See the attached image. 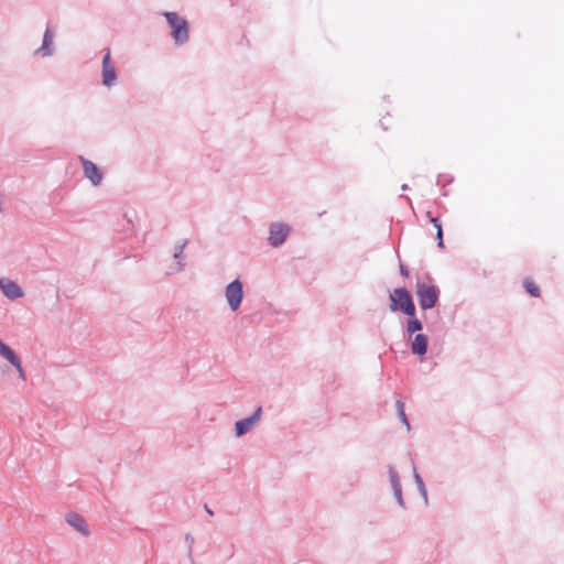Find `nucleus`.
<instances>
[{
    "instance_id": "nucleus-11",
    "label": "nucleus",
    "mask_w": 564,
    "mask_h": 564,
    "mask_svg": "<svg viewBox=\"0 0 564 564\" xmlns=\"http://www.w3.org/2000/svg\"><path fill=\"white\" fill-rule=\"evenodd\" d=\"M427 349V338L423 334H417L412 341L411 350L415 355L423 356Z\"/></svg>"
},
{
    "instance_id": "nucleus-22",
    "label": "nucleus",
    "mask_w": 564,
    "mask_h": 564,
    "mask_svg": "<svg viewBox=\"0 0 564 564\" xmlns=\"http://www.w3.org/2000/svg\"><path fill=\"white\" fill-rule=\"evenodd\" d=\"M205 509L209 514H213V511L210 509H208L207 507H205Z\"/></svg>"
},
{
    "instance_id": "nucleus-19",
    "label": "nucleus",
    "mask_w": 564,
    "mask_h": 564,
    "mask_svg": "<svg viewBox=\"0 0 564 564\" xmlns=\"http://www.w3.org/2000/svg\"><path fill=\"white\" fill-rule=\"evenodd\" d=\"M184 248H185V242H182L180 246H177L175 249L174 258H180Z\"/></svg>"
},
{
    "instance_id": "nucleus-17",
    "label": "nucleus",
    "mask_w": 564,
    "mask_h": 564,
    "mask_svg": "<svg viewBox=\"0 0 564 564\" xmlns=\"http://www.w3.org/2000/svg\"><path fill=\"white\" fill-rule=\"evenodd\" d=\"M397 408H398V412H399V415L402 420V422L406 425V427L409 429V422H408V419H406V415H405V412H404V403L402 401H398L397 402Z\"/></svg>"
},
{
    "instance_id": "nucleus-2",
    "label": "nucleus",
    "mask_w": 564,
    "mask_h": 564,
    "mask_svg": "<svg viewBox=\"0 0 564 564\" xmlns=\"http://www.w3.org/2000/svg\"><path fill=\"white\" fill-rule=\"evenodd\" d=\"M165 18L172 29V36L176 43H184L188 40V25L185 19L175 12H166Z\"/></svg>"
},
{
    "instance_id": "nucleus-10",
    "label": "nucleus",
    "mask_w": 564,
    "mask_h": 564,
    "mask_svg": "<svg viewBox=\"0 0 564 564\" xmlns=\"http://www.w3.org/2000/svg\"><path fill=\"white\" fill-rule=\"evenodd\" d=\"M260 414H261V408H258L256 410V412L253 413V415H251L248 419L238 421L236 423V434H237V436H241L242 434L248 432L252 427V425L256 424L260 420Z\"/></svg>"
},
{
    "instance_id": "nucleus-15",
    "label": "nucleus",
    "mask_w": 564,
    "mask_h": 564,
    "mask_svg": "<svg viewBox=\"0 0 564 564\" xmlns=\"http://www.w3.org/2000/svg\"><path fill=\"white\" fill-rule=\"evenodd\" d=\"M53 43V33L50 30H46L43 37V45L41 47V51L43 52V55H50L51 48L50 46Z\"/></svg>"
},
{
    "instance_id": "nucleus-8",
    "label": "nucleus",
    "mask_w": 564,
    "mask_h": 564,
    "mask_svg": "<svg viewBox=\"0 0 564 564\" xmlns=\"http://www.w3.org/2000/svg\"><path fill=\"white\" fill-rule=\"evenodd\" d=\"M290 232V228L283 224H273L270 227V236L269 241L273 247H278L284 242L288 235Z\"/></svg>"
},
{
    "instance_id": "nucleus-20",
    "label": "nucleus",
    "mask_w": 564,
    "mask_h": 564,
    "mask_svg": "<svg viewBox=\"0 0 564 564\" xmlns=\"http://www.w3.org/2000/svg\"><path fill=\"white\" fill-rule=\"evenodd\" d=\"M393 491H394V496H395L398 502L401 505L402 503L401 488H393Z\"/></svg>"
},
{
    "instance_id": "nucleus-14",
    "label": "nucleus",
    "mask_w": 564,
    "mask_h": 564,
    "mask_svg": "<svg viewBox=\"0 0 564 564\" xmlns=\"http://www.w3.org/2000/svg\"><path fill=\"white\" fill-rule=\"evenodd\" d=\"M427 215H430V213H427ZM429 217H430V221L433 224L434 228L436 229L437 245L440 248H443L444 243H443L442 224L437 218L431 217V216H429Z\"/></svg>"
},
{
    "instance_id": "nucleus-13",
    "label": "nucleus",
    "mask_w": 564,
    "mask_h": 564,
    "mask_svg": "<svg viewBox=\"0 0 564 564\" xmlns=\"http://www.w3.org/2000/svg\"><path fill=\"white\" fill-rule=\"evenodd\" d=\"M523 286L525 289V291L531 295V296H534V297H539L541 292H540V288L538 286V284L532 280V279H525L523 281Z\"/></svg>"
},
{
    "instance_id": "nucleus-9",
    "label": "nucleus",
    "mask_w": 564,
    "mask_h": 564,
    "mask_svg": "<svg viewBox=\"0 0 564 564\" xmlns=\"http://www.w3.org/2000/svg\"><path fill=\"white\" fill-rule=\"evenodd\" d=\"M0 289L8 299L14 300L23 296V291L21 288L9 279H0Z\"/></svg>"
},
{
    "instance_id": "nucleus-5",
    "label": "nucleus",
    "mask_w": 564,
    "mask_h": 564,
    "mask_svg": "<svg viewBox=\"0 0 564 564\" xmlns=\"http://www.w3.org/2000/svg\"><path fill=\"white\" fill-rule=\"evenodd\" d=\"M242 284L239 280H235L226 288V299L232 311L238 310L242 300Z\"/></svg>"
},
{
    "instance_id": "nucleus-16",
    "label": "nucleus",
    "mask_w": 564,
    "mask_h": 564,
    "mask_svg": "<svg viewBox=\"0 0 564 564\" xmlns=\"http://www.w3.org/2000/svg\"><path fill=\"white\" fill-rule=\"evenodd\" d=\"M406 329L410 334H413L422 329V324L419 319L414 318L408 322Z\"/></svg>"
},
{
    "instance_id": "nucleus-18",
    "label": "nucleus",
    "mask_w": 564,
    "mask_h": 564,
    "mask_svg": "<svg viewBox=\"0 0 564 564\" xmlns=\"http://www.w3.org/2000/svg\"><path fill=\"white\" fill-rule=\"evenodd\" d=\"M390 481L392 488H401L399 476L394 469H390Z\"/></svg>"
},
{
    "instance_id": "nucleus-7",
    "label": "nucleus",
    "mask_w": 564,
    "mask_h": 564,
    "mask_svg": "<svg viewBox=\"0 0 564 564\" xmlns=\"http://www.w3.org/2000/svg\"><path fill=\"white\" fill-rule=\"evenodd\" d=\"M116 78V69L111 63L110 51L107 50L102 58V84L109 87L115 84Z\"/></svg>"
},
{
    "instance_id": "nucleus-4",
    "label": "nucleus",
    "mask_w": 564,
    "mask_h": 564,
    "mask_svg": "<svg viewBox=\"0 0 564 564\" xmlns=\"http://www.w3.org/2000/svg\"><path fill=\"white\" fill-rule=\"evenodd\" d=\"M0 356L6 359L18 372L19 379L26 380V373L23 369L21 358L7 344L0 339Z\"/></svg>"
},
{
    "instance_id": "nucleus-1",
    "label": "nucleus",
    "mask_w": 564,
    "mask_h": 564,
    "mask_svg": "<svg viewBox=\"0 0 564 564\" xmlns=\"http://www.w3.org/2000/svg\"><path fill=\"white\" fill-rule=\"evenodd\" d=\"M391 305L390 310L402 311L404 314L409 316H413L415 314V306L412 301L411 294L403 288H399L393 290L390 294Z\"/></svg>"
},
{
    "instance_id": "nucleus-3",
    "label": "nucleus",
    "mask_w": 564,
    "mask_h": 564,
    "mask_svg": "<svg viewBox=\"0 0 564 564\" xmlns=\"http://www.w3.org/2000/svg\"><path fill=\"white\" fill-rule=\"evenodd\" d=\"M416 295L420 306L423 310L432 308L438 300V290L436 286L427 283H417Z\"/></svg>"
},
{
    "instance_id": "nucleus-6",
    "label": "nucleus",
    "mask_w": 564,
    "mask_h": 564,
    "mask_svg": "<svg viewBox=\"0 0 564 564\" xmlns=\"http://www.w3.org/2000/svg\"><path fill=\"white\" fill-rule=\"evenodd\" d=\"M79 160L83 165L85 177L88 178L93 185H99L102 180L100 170L96 166L95 163L85 159L84 156H79Z\"/></svg>"
},
{
    "instance_id": "nucleus-12",
    "label": "nucleus",
    "mask_w": 564,
    "mask_h": 564,
    "mask_svg": "<svg viewBox=\"0 0 564 564\" xmlns=\"http://www.w3.org/2000/svg\"><path fill=\"white\" fill-rule=\"evenodd\" d=\"M67 522L83 534H88L85 520L79 514L73 513L67 517Z\"/></svg>"
},
{
    "instance_id": "nucleus-21",
    "label": "nucleus",
    "mask_w": 564,
    "mask_h": 564,
    "mask_svg": "<svg viewBox=\"0 0 564 564\" xmlns=\"http://www.w3.org/2000/svg\"><path fill=\"white\" fill-rule=\"evenodd\" d=\"M400 272L405 278L409 275L408 269L405 267H403V265L400 267Z\"/></svg>"
}]
</instances>
